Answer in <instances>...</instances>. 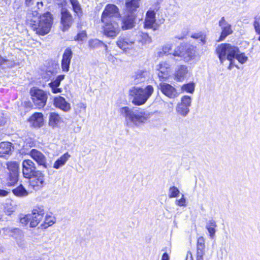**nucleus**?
I'll return each instance as SVG.
<instances>
[{"mask_svg":"<svg viewBox=\"0 0 260 260\" xmlns=\"http://www.w3.org/2000/svg\"><path fill=\"white\" fill-rule=\"evenodd\" d=\"M26 22L36 34L44 36L50 31L53 23V17L50 12L39 16L37 11H31L27 14Z\"/></svg>","mask_w":260,"mask_h":260,"instance_id":"f257e3e1","label":"nucleus"},{"mask_svg":"<svg viewBox=\"0 0 260 260\" xmlns=\"http://www.w3.org/2000/svg\"><path fill=\"white\" fill-rule=\"evenodd\" d=\"M216 51L221 63L226 59L236 58L239 62L243 64L248 60V57L244 53H240L238 47L230 44H221L217 47Z\"/></svg>","mask_w":260,"mask_h":260,"instance_id":"f03ea898","label":"nucleus"},{"mask_svg":"<svg viewBox=\"0 0 260 260\" xmlns=\"http://www.w3.org/2000/svg\"><path fill=\"white\" fill-rule=\"evenodd\" d=\"M120 114L125 118L126 124L129 126H138L149 118V114L143 110L123 107L119 109Z\"/></svg>","mask_w":260,"mask_h":260,"instance_id":"7ed1b4c3","label":"nucleus"},{"mask_svg":"<svg viewBox=\"0 0 260 260\" xmlns=\"http://www.w3.org/2000/svg\"><path fill=\"white\" fill-rule=\"evenodd\" d=\"M154 91L151 85H147L145 88L133 87L129 90V95L132 99V103L135 105L145 104Z\"/></svg>","mask_w":260,"mask_h":260,"instance_id":"20e7f679","label":"nucleus"},{"mask_svg":"<svg viewBox=\"0 0 260 260\" xmlns=\"http://www.w3.org/2000/svg\"><path fill=\"white\" fill-rule=\"evenodd\" d=\"M120 13L118 8L114 4H108L105 8L101 17L102 23L119 20Z\"/></svg>","mask_w":260,"mask_h":260,"instance_id":"39448f33","label":"nucleus"},{"mask_svg":"<svg viewBox=\"0 0 260 260\" xmlns=\"http://www.w3.org/2000/svg\"><path fill=\"white\" fill-rule=\"evenodd\" d=\"M30 94L33 103L38 108L41 109L45 106L48 96L43 90L34 87L30 90Z\"/></svg>","mask_w":260,"mask_h":260,"instance_id":"423d86ee","label":"nucleus"},{"mask_svg":"<svg viewBox=\"0 0 260 260\" xmlns=\"http://www.w3.org/2000/svg\"><path fill=\"white\" fill-rule=\"evenodd\" d=\"M191 104V98L188 95H184L181 98L176 107V111L181 116L186 117L189 112V107Z\"/></svg>","mask_w":260,"mask_h":260,"instance_id":"0eeeda50","label":"nucleus"},{"mask_svg":"<svg viewBox=\"0 0 260 260\" xmlns=\"http://www.w3.org/2000/svg\"><path fill=\"white\" fill-rule=\"evenodd\" d=\"M29 179V184L35 190H38L42 187L44 184L45 176L42 172L37 171L34 172Z\"/></svg>","mask_w":260,"mask_h":260,"instance_id":"6e6552de","label":"nucleus"},{"mask_svg":"<svg viewBox=\"0 0 260 260\" xmlns=\"http://www.w3.org/2000/svg\"><path fill=\"white\" fill-rule=\"evenodd\" d=\"M103 26L104 34L108 37H115L120 30L118 23L116 21L107 22V23H103Z\"/></svg>","mask_w":260,"mask_h":260,"instance_id":"1a4fd4ad","label":"nucleus"},{"mask_svg":"<svg viewBox=\"0 0 260 260\" xmlns=\"http://www.w3.org/2000/svg\"><path fill=\"white\" fill-rule=\"evenodd\" d=\"M157 87L169 99H175L179 95L176 88L169 83H160Z\"/></svg>","mask_w":260,"mask_h":260,"instance_id":"9d476101","label":"nucleus"},{"mask_svg":"<svg viewBox=\"0 0 260 260\" xmlns=\"http://www.w3.org/2000/svg\"><path fill=\"white\" fill-rule=\"evenodd\" d=\"M44 214L45 211L43 206L35 207L32 210L31 214H30L31 220L30 223V227L37 226L43 219Z\"/></svg>","mask_w":260,"mask_h":260,"instance_id":"9b49d317","label":"nucleus"},{"mask_svg":"<svg viewBox=\"0 0 260 260\" xmlns=\"http://www.w3.org/2000/svg\"><path fill=\"white\" fill-rule=\"evenodd\" d=\"M6 230L11 234L10 236L15 240L16 243L20 247L24 248L25 246L26 242L24 240V234L21 230L11 228Z\"/></svg>","mask_w":260,"mask_h":260,"instance_id":"f8f14e48","label":"nucleus"},{"mask_svg":"<svg viewBox=\"0 0 260 260\" xmlns=\"http://www.w3.org/2000/svg\"><path fill=\"white\" fill-rule=\"evenodd\" d=\"M219 26H220L221 32L218 39V41H222L229 35L232 34L233 32L232 29L231 25L228 23L224 17L221 18L219 21Z\"/></svg>","mask_w":260,"mask_h":260,"instance_id":"ddd939ff","label":"nucleus"},{"mask_svg":"<svg viewBox=\"0 0 260 260\" xmlns=\"http://www.w3.org/2000/svg\"><path fill=\"white\" fill-rule=\"evenodd\" d=\"M22 174L23 176L27 178L30 177L36 171L35 163L30 159H25L22 164Z\"/></svg>","mask_w":260,"mask_h":260,"instance_id":"4468645a","label":"nucleus"},{"mask_svg":"<svg viewBox=\"0 0 260 260\" xmlns=\"http://www.w3.org/2000/svg\"><path fill=\"white\" fill-rule=\"evenodd\" d=\"M171 64L167 61H162L156 67L158 70V76L161 79H167L171 71Z\"/></svg>","mask_w":260,"mask_h":260,"instance_id":"2eb2a0df","label":"nucleus"},{"mask_svg":"<svg viewBox=\"0 0 260 260\" xmlns=\"http://www.w3.org/2000/svg\"><path fill=\"white\" fill-rule=\"evenodd\" d=\"M29 155L39 165L47 168L46 159L45 155L40 151L33 149L29 152Z\"/></svg>","mask_w":260,"mask_h":260,"instance_id":"dca6fc26","label":"nucleus"},{"mask_svg":"<svg viewBox=\"0 0 260 260\" xmlns=\"http://www.w3.org/2000/svg\"><path fill=\"white\" fill-rule=\"evenodd\" d=\"M135 19V16L133 14L127 12L122 18V28L126 30L132 28L134 26Z\"/></svg>","mask_w":260,"mask_h":260,"instance_id":"f3484780","label":"nucleus"},{"mask_svg":"<svg viewBox=\"0 0 260 260\" xmlns=\"http://www.w3.org/2000/svg\"><path fill=\"white\" fill-rule=\"evenodd\" d=\"M135 42L129 40L128 38L119 37L117 41V46L122 50L135 49Z\"/></svg>","mask_w":260,"mask_h":260,"instance_id":"a211bd4d","label":"nucleus"},{"mask_svg":"<svg viewBox=\"0 0 260 260\" xmlns=\"http://www.w3.org/2000/svg\"><path fill=\"white\" fill-rule=\"evenodd\" d=\"M29 121L32 126L40 127L44 123L43 115L41 113H35L30 116Z\"/></svg>","mask_w":260,"mask_h":260,"instance_id":"6ab92c4d","label":"nucleus"},{"mask_svg":"<svg viewBox=\"0 0 260 260\" xmlns=\"http://www.w3.org/2000/svg\"><path fill=\"white\" fill-rule=\"evenodd\" d=\"M189 71L187 67L184 65L179 66L175 74V79L178 81H182L186 78Z\"/></svg>","mask_w":260,"mask_h":260,"instance_id":"aec40b11","label":"nucleus"},{"mask_svg":"<svg viewBox=\"0 0 260 260\" xmlns=\"http://www.w3.org/2000/svg\"><path fill=\"white\" fill-rule=\"evenodd\" d=\"M205 239L203 237L198 238L197 244V260H203L205 254Z\"/></svg>","mask_w":260,"mask_h":260,"instance_id":"412c9836","label":"nucleus"},{"mask_svg":"<svg viewBox=\"0 0 260 260\" xmlns=\"http://www.w3.org/2000/svg\"><path fill=\"white\" fill-rule=\"evenodd\" d=\"M141 0H125V7L127 13L133 14L140 7Z\"/></svg>","mask_w":260,"mask_h":260,"instance_id":"4be33fe9","label":"nucleus"},{"mask_svg":"<svg viewBox=\"0 0 260 260\" xmlns=\"http://www.w3.org/2000/svg\"><path fill=\"white\" fill-rule=\"evenodd\" d=\"M155 22V12L154 11L149 10L146 13L145 19L144 27L147 28H151L153 27Z\"/></svg>","mask_w":260,"mask_h":260,"instance_id":"5701e85b","label":"nucleus"},{"mask_svg":"<svg viewBox=\"0 0 260 260\" xmlns=\"http://www.w3.org/2000/svg\"><path fill=\"white\" fill-rule=\"evenodd\" d=\"M12 144L9 142H3L0 143V157H5L6 155L11 154Z\"/></svg>","mask_w":260,"mask_h":260,"instance_id":"b1692460","label":"nucleus"},{"mask_svg":"<svg viewBox=\"0 0 260 260\" xmlns=\"http://www.w3.org/2000/svg\"><path fill=\"white\" fill-rule=\"evenodd\" d=\"M137 41L141 46L149 44L151 42V38L147 33L139 31L136 36Z\"/></svg>","mask_w":260,"mask_h":260,"instance_id":"393cba45","label":"nucleus"},{"mask_svg":"<svg viewBox=\"0 0 260 260\" xmlns=\"http://www.w3.org/2000/svg\"><path fill=\"white\" fill-rule=\"evenodd\" d=\"M55 3L58 6V9L60 11L61 18V22L62 25V30L64 31L65 29V10L63 8L65 5V0H55Z\"/></svg>","mask_w":260,"mask_h":260,"instance_id":"a878e982","label":"nucleus"},{"mask_svg":"<svg viewBox=\"0 0 260 260\" xmlns=\"http://www.w3.org/2000/svg\"><path fill=\"white\" fill-rule=\"evenodd\" d=\"M195 51L192 46L184 47V52L183 59L185 61H189L194 56Z\"/></svg>","mask_w":260,"mask_h":260,"instance_id":"bb28decb","label":"nucleus"},{"mask_svg":"<svg viewBox=\"0 0 260 260\" xmlns=\"http://www.w3.org/2000/svg\"><path fill=\"white\" fill-rule=\"evenodd\" d=\"M216 226V222L213 219L209 220L206 223V228L208 230L211 239H213L215 236Z\"/></svg>","mask_w":260,"mask_h":260,"instance_id":"cd10ccee","label":"nucleus"},{"mask_svg":"<svg viewBox=\"0 0 260 260\" xmlns=\"http://www.w3.org/2000/svg\"><path fill=\"white\" fill-rule=\"evenodd\" d=\"M63 76H59L55 81L49 83V86L53 93H56L60 92V89L57 88V87L59 85L60 81L63 79Z\"/></svg>","mask_w":260,"mask_h":260,"instance_id":"c85d7f7f","label":"nucleus"},{"mask_svg":"<svg viewBox=\"0 0 260 260\" xmlns=\"http://www.w3.org/2000/svg\"><path fill=\"white\" fill-rule=\"evenodd\" d=\"M12 192L15 196L19 197H25L27 196L28 193L27 191L22 185H20L17 187L13 189Z\"/></svg>","mask_w":260,"mask_h":260,"instance_id":"c756f323","label":"nucleus"},{"mask_svg":"<svg viewBox=\"0 0 260 260\" xmlns=\"http://www.w3.org/2000/svg\"><path fill=\"white\" fill-rule=\"evenodd\" d=\"M9 173L18 174L19 164L16 161H10L7 163Z\"/></svg>","mask_w":260,"mask_h":260,"instance_id":"7c9ffc66","label":"nucleus"},{"mask_svg":"<svg viewBox=\"0 0 260 260\" xmlns=\"http://www.w3.org/2000/svg\"><path fill=\"white\" fill-rule=\"evenodd\" d=\"M18 181V174L9 173L7 180L8 186H13L16 184Z\"/></svg>","mask_w":260,"mask_h":260,"instance_id":"2f4dec72","label":"nucleus"},{"mask_svg":"<svg viewBox=\"0 0 260 260\" xmlns=\"http://www.w3.org/2000/svg\"><path fill=\"white\" fill-rule=\"evenodd\" d=\"M60 119L58 114L55 113H51L49 116V125L55 126L60 122Z\"/></svg>","mask_w":260,"mask_h":260,"instance_id":"473e14b6","label":"nucleus"},{"mask_svg":"<svg viewBox=\"0 0 260 260\" xmlns=\"http://www.w3.org/2000/svg\"><path fill=\"white\" fill-rule=\"evenodd\" d=\"M54 104L57 108L65 111V100L61 96L56 97L54 100Z\"/></svg>","mask_w":260,"mask_h":260,"instance_id":"72a5a7b5","label":"nucleus"},{"mask_svg":"<svg viewBox=\"0 0 260 260\" xmlns=\"http://www.w3.org/2000/svg\"><path fill=\"white\" fill-rule=\"evenodd\" d=\"M104 43L98 39H92L88 41V46L90 49H97L102 47Z\"/></svg>","mask_w":260,"mask_h":260,"instance_id":"f704fd0d","label":"nucleus"},{"mask_svg":"<svg viewBox=\"0 0 260 260\" xmlns=\"http://www.w3.org/2000/svg\"><path fill=\"white\" fill-rule=\"evenodd\" d=\"M195 84L193 82H190L183 84L181 87V90L183 92H186L193 93L194 91Z\"/></svg>","mask_w":260,"mask_h":260,"instance_id":"c9c22d12","label":"nucleus"},{"mask_svg":"<svg viewBox=\"0 0 260 260\" xmlns=\"http://www.w3.org/2000/svg\"><path fill=\"white\" fill-rule=\"evenodd\" d=\"M71 4L74 12L78 15L82 13V9L81 5L78 0H69Z\"/></svg>","mask_w":260,"mask_h":260,"instance_id":"e433bc0d","label":"nucleus"},{"mask_svg":"<svg viewBox=\"0 0 260 260\" xmlns=\"http://www.w3.org/2000/svg\"><path fill=\"white\" fill-rule=\"evenodd\" d=\"M149 73L146 70H140L135 73V78L136 79H140V81H144L146 77L148 76Z\"/></svg>","mask_w":260,"mask_h":260,"instance_id":"4c0bfd02","label":"nucleus"},{"mask_svg":"<svg viewBox=\"0 0 260 260\" xmlns=\"http://www.w3.org/2000/svg\"><path fill=\"white\" fill-rule=\"evenodd\" d=\"M184 52V46L183 45H180L175 49L172 53V54L174 56L179 57L180 58V59H183Z\"/></svg>","mask_w":260,"mask_h":260,"instance_id":"58836bf2","label":"nucleus"},{"mask_svg":"<svg viewBox=\"0 0 260 260\" xmlns=\"http://www.w3.org/2000/svg\"><path fill=\"white\" fill-rule=\"evenodd\" d=\"M55 222V217L52 215H47L46 216L44 224L43 225L44 228L52 225Z\"/></svg>","mask_w":260,"mask_h":260,"instance_id":"ea45409f","label":"nucleus"},{"mask_svg":"<svg viewBox=\"0 0 260 260\" xmlns=\"http://www.w3.org/2000/svg\"><path fill=\"white\" fill-rule=\"evenodd\" d=\"M72 57V52L70 49H66V72H68L70 68V60Z\"/></svg>","mask_w":260,"mask_h":260,"instance_id":"a19ab883","label":"nucleus"},{"mask_svg":"<svg viewBox=\"0 0 260 260\" xmlns=\"http://www.w3.org/2000/svg\"><path fill=\"white\" fill-rule=\"evenodd\" d=\"M169 197L170 198L177 197L180 193L179 190L175 186H172L169 188Z\"/></svg>","mask_w":260,"mask_h":260,"instance_id":"79ce46f5","label":"nucleus"},{"mask_svg":"<svg viewBox=\"0 0 260 260\" xmlns=\"http://www.w3.org/2000/svg\"><path fill=\"white\" fill-rule=\"evenodd\" d=\"M65 163V154L62 155L54 164L53 167L56 169L64 165Z\"/></svg>","mask_w":260,"mask_h":260,"instance_id":"37998d69","label":"nucleus"},{"mask_svg":"<svg viewBox=\"0 0 260 260\" xmlns=\"http://www.w3.org/2000/svg\"><path fill=\"white\" fill-rule=\"evenodd\" d=\"M31 220V217L30 214H27L20 217V222L23 226H26L29 222L30 223Z\"/></svg>","mask_w":260,"mask_h":260,"instance_id":"c03bdc74","label":"nucleus"},{"mask_svg":"<svg viewBox=\"0 0 260 260\" xmlns=\"http://www.w3.org/2000/svg\"><path fill=\"white\" fill-rule=\"evenodd\" d=\"M253 25L256 32L260 34V16H256L254 18Z\"/></svg>","mask_w":260,"mask_h":260,"instance_id":"a18cd8bd","label":"nucleus"},{"mask_svg":"<svg viewBox=\"0 0 260 260\" xmlns=\"http://www.w3.org/2000/svg\"><path fill=\"white\" fill-rule=\"evenodd\" d=\"M73 22V19L72 15L67 10H66V29H67V27H70L72 24Z\"/></svg>","mask_w":260,"mask_h":260,"instance_id":"49530a36","label":"nucleus"},{"mask_svg":"<svg viewBox=\"0 0 260 260\" xmlns=\"http://www.w3.org/2000/svg\"><path fill=\"white\" fill-rule=\"evenodd\" d=\"M172 46L171 44H166L163 46L162 51L164 55H168L172 54L171 51L172 50Z\"/></svg>","mask_w":260,"mask_h":260,"instance_id":"de8ad7c7","label":"nucleus"},{"mask_svg":"<svg viewBox=\"0 0 260 260\" xmlns=\"http://www.w3.org/2000/svg\"><path fill=\"white\" fill-rule=\"evenodd\" d=\"M86 33L85 30H83L79 33L75 38V40L77 41H82L84 38L86 37Z\"/></svg>","mask_w":260,"mask_h":260,"instance_id":"09e8293b","label":"nucleus"},{"mask_svg":"<svg viewBox=\"0 0 260 260\" xmlns=\"http://www.w3.org/2000/svg\"><path fill=\"white\" fill-rule=\"evenodd\" d=\"M6 64L8 67H12L14 66V63L10 62L8 60L3 58L0 56V66Z\"/></svg>","mask_w":260,"mask_h":260,"instance_id":"8fccbe9b","label":"nucleus"},{"mask_svg":"<svg viewBox=\"0 0 260 260\" xmlns=\"http://www.w3.org/2000/svg\"><path fill=\"white\" fill-rule=\"evenodd\" d=\"M186 199H185L184 195L182 194V198L179 200H176V204L178 206H185Z\"/></svg>","mask_w":260,"mask_h":260,"instance_id":"3c124183","label":"nucleus"},{"mask_svg":"<svg viewBox=\"0 0 260 260\" xmlns=\"http://www.w3.org/2000/svg\"><path fill=\"white\" fill-rule=\"evenodd\" d=\"M77 108L79 109V112H83L84 113L85 112L86 108V105L85 103H80L77 104L76 105Z\"/></svg>","mask_w":260,"mask_h":260,"instance_id":"603ef678","label":"nucleus"},{"mask_svg":"<svg viewBox=\"0 0 260 260\" xmlns=\"http://www.w3.org/2000/svg\"><path fill=\"white\" fill-rule=\"evenodd\" d=\"M198 42L202 45L205 44L206 42L205 35L202 34L199 39H198Z\"/></svg>","mask_w":260,"mask_h":260,"instance_id":"864d4df0","label":"nucleus"},{"mask_svg":"<svg viewBox=\"0 0 260 260\" xmlns=\"http://www.w3.org/2000/svg\"><path fill=\"white\" fill-rule=\"evenodd\" d=\"M9 192L0 188V197H5L7 196Z\"/></svg>","mask_w":260,"mask_h":260,"instance_id":"5fc2aeb1","label":"nucleus"},{"mask_svg":"<svg viewBox=\"0 0 260 260\" xmlns=\"http://www.w3.org/2000/svg\"><path fill=\"white\" fill-rule=\"evenodd\" d=\"M165 104L167 105L168 109H169L170 111L173 110V104L172 102L166 103Z\"/></svg>","mask_w":260,"mask_h":260,"instance_id":"6e6d98bb","label":"nucleus"},{"mask_svg":"<svg viewBox=\"0 0 260 260\" xmlns=\"http://www.w3.org/2000/svg\"><path fill=\"white\" fill-rule=\"evenodd\" d=\"M229 60L230 61V63L229 66L228 67V69L231 70L232 69V67L233 66H235V64H234V59H232L231 60ZM235 66L237 68H238L237 65H235Z\"/></svg>","mask_w":260,"mask_h":260,"instance_id":"4d7b16f0","label":"nucleus"},{"mask_svg":"<svg viewBox=\"0 0 260 260\" xmlns=\"http://www.w3.org/2000/svg\"><path fill=\"white\" fill-rule=\"evenodd\" d=\"M203 34L202 33H197V34H194L193 35H191V38H194V39H196L197 40L199 39V38L201 37V36Z\"/></svg>","mask_w":260,"mask_h":260,"instance_id":"13d9d810","label":"nucleus"},{"mask_svg":"<svg viewBox=\"0 0 260 260\" xmlns=\"http://www.w3.org/2000/svg\"><path fill=\"white\" fill-rule=\"evenodd\" d=\"M62 68L64 70L65 69V52L62 54Z\"/></svg>","mask_w":260,"mask_h":260,"instance_id":"bf43d9fd","label":"nucleus"},{"mask_svg":"<svg viewBox=\"0 0 260 260\" xmlns=\"http://www.w3.org/2000/svg\"><path fill=\"white\" fill-rule=\"evenodd\" d=\"M161 260H169V256L167 253H164L161 257Z\"/></svg>","mask_w":260,"mask_h":260,"instance_id":"052dcab7","label":"nucleus"},{"mask_svg":"<svg viewBox=\"0 0 260 260\" xmlns=\"http://www.w3.org/2000/svg\"><path fill=\"white\" fill-rule=\"evenodd\" d=\"M73 131L75 133H78L81 130V127L80 126H77V127H75L74 128H73Z\"/></svg>","mask_w":260,"mask_h":260,"instance_id":"680f3d73","label":"nucleus"},{"mask_svg":"<svg viewBox=\"0 0 260 260\" xmlns=\"http://www.w3.org/2000/svg\"><path fill=\"white\" fill-rule=\"evenodd\" d=\"M13 211L11 209H7L5 211V213L9 215H10L13 213Z\"/></svg>","mask_w":260,"mask_h":260,"instance_id":"e2e57ef3","label":"nucleus"},{"mask_svg":"<svg viewBox=\"0 0 260 260\" xmlns=\"http://www.w3.org/2000/svg\"><path fill=\"white\" fill-rule=\"evenodd\" d=\"M6 5H9L11 3V0H3Z\"/></svg>","mask_w":260,"mask_h":260,"instance_id":"0e129e2a","label":"nucleus"},{"mask_svg":"<svg viewBox=\"0 0 260 260\" xmlns=\"http://www.w3.org/2000/svg\"><path fill=\"white\" fill-rule=\"evenodd\" d=\"M70 109V105L66 102V111Z\"/></svg>","mask_w":260,"mask_h":260,"instance_id":"69168bd1","label":"nucleus"},{"mask_svg":"<svg viewBox=\"0 0 260 260\" xmlns=\"http://www.w3.org/2000/svg\"><path fill=\"white\" fill-rule=\"evenodd\" d=\"M37 5H38V8L39 9L40 8V6H41V7H42L43 6V2H38Z\"/></svg>","mask_w":260,"mask_h":260,"instance_id":"338daca9","label":"nucleus"},{"mask_svg":"<svg viewBox=\"0 0 260 260\" xmlns=\"http://www.w3.org/2000/svg\"><path fill=\"white\" fill-rule=\"evenodd\" d=\"M5 123V121L3 119L0 120V125H2L4 124Z\"/></svg>","mask_w":260,"mask_h":260,"instance_id":"774afa93","label":"nucleus"}]
</instances>
